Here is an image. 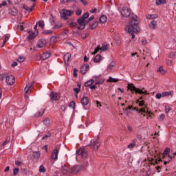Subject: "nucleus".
<instances>
[{
	"mask_svg": "<svg viewBox=\"0 0 176 176\" xmlns=\"http://www.w3.org/2000/svg\"><path fill=\"white\" fill-rule=\"evenodd\" d=\"M62 25H55L54 28L55 30H58V28H61Z\"/></svg>",
	"mask_w": 176,
	"mask_h": 176,
	"instance_id": "338daca9",
	"label": "nucleus"
},
{
	"mask_svg": "<svg viewBox=\"0 0 176 176\" xmlns=\"http://www.w3.org/2000/svg\"><path fill=\"white\" fill-rule=\"evenodd\" d=\"M58 149L55 148L53 150L52 154H51V158L52 160H57L58 159Z\"/></svg>",
	"mask_w": 176,
	"mask_h": 176,
	"instance_id": "ddd939ff",
	"label": "nucleus"
},
{
	"mask_svg": "<svg viewBox=\"0 0 176 176\" xmlns=\"http://www.w3.org/2000/svg\"><path fill=\"white\" fill-rule=\"evenodd\" d=\"M19 168H14L13 169V175H17V173H19Z\"/></svg>",
	"mask_w": 176,
	"mask_h": 176,
	"instance_id": "3c124183",
	"label": "nucleus"
},
{
	"mask_svg": "<svg viewBox=\"0 0 176 176\" xmlns=\"http://www.w3.org/2000/svg\"><path fill=\"white\" fill-rule=\"evenodd\" d=\"M133 109V106H129L128 108L125 109L124 113H126V116L130 113V109Z\"/></svg>",
	"mask_w": 176,
	"mask_h": 176,
	"instance_id": "c9c22d12",
	"label": "nucleus"
},
{
	"mask_svg": "<svg viewBox=\"0 0 176 176\" xmlns=\"http://www.w3.org/2000/svg\"><path fill=\"white\" fill-rule=\"evenodd\" d=\"M139 23L140 21L138 20V16H137V15H132L131 21L125 28L126 31H128L129 34H131L132 39L135 38L134 34H138L140 31V27L138 26Z\"/></svg>",
	"mask_w": 176,
	"mask_h": 176,
	"instance_id": "f257e3e1",
	"label": "nucleus"
},
{
	"mask_svg": "<svg viewBox=\"0 0 176 176\" xmlns=\"http://www.w3.org/2000/svg\"><path fill=\"white\" fill-rule=\"evenodd\" d=\"M89 12H87L86 13H85L84 14H82V16H80V18H78L77 19V23L78 24V25H80V27H82V28H85V21H86V19H89Z\"/></svg>",
	"mask_w": 176,
	"mask_h": 176,
	"instance_id": "20e7f679",
	"label": "nucleus"
},
{
	"mask_svg": "<svg viewBox=\"0 0 176 176\" xmlns=\"http://www.w3.org/2000/svg\"><path fill=\"white\" fill-rule=\"evenodd\" d=\"M152 173V170H151V168H148L147 171L146 172V176H149L151 175V173Z\"/></svg>",
	"mask_w": 176,
	"mask_h": 176,
	"instance_id": "13d9d810",
	"label": "nucleus"
},
{
	"mask_svg": "<svg viewBox=\"0 0 176 176\" xmlns=\"http://www.w3.org/2000/svg\"><path fill=\"white\" fill-rule=\"evenodd\" d=\"M91 20H94V15L91 16L87 20L85 21V28H86V24H89Z\"/></svg>",
	"mask_w": 176,
	"mask_h": 176,
	"instance_id": "72a5a7b5",
	"label": "nucleus"
},
{
	"mask_svg": "<svg viewBox=\"0 0 176 176\" xmlns=\"http://www.w3.org/2000/svg\"><path fill=\"white\" fill-rule=\"evenodd\" d=\"M76 153L78 155L82 156V157L85 158V157H87V151H86V149L83 147L80 148L79 149H78L76 151Z\"/></svg>",
	"mask_w": 176,
	"mask_h": 176,
	"instance_id": "6e6552de",
	"label": "nucleus"
},
{
	"mask_svg": "<svg viewBox=\"0 0 176 176\" xmlns=\"http://www.w3.org/2000/svg\"><path fill=\"white\" fill-rule=\"evenodd\" d=\"M169 58H174V57H175V53L174 52H171L169 56H168Z\"/></svg>",
	"mask_w": 176,
	"mask_h": 176,
	"instance_id": "680f3d73",
	"label": "nucleus"
},
{
	"mask_svg": "<svg viewBox=\"0 0 176 176\" xmlns=\"http://www.w3.org/2000/svg\"><path fill=\"white\" fill-rule=\"evenodd\" d=\"M107 82H109L111 83H116V82H119V79L109 77V79L107 80Z\"/></svg>",
	"mask_w": 176,
	"mask_h": 176,
	"instance_id": "c756f323",
	"label": "nucleus"
},
{
	"mask_svg": "<svg viewBox=\"0 0 176 176\" xmlns=\"http://www.w3.org/2000/svg\"><path fill=\"white\" fill-rule=\"evenodd\" d=\"M155 97L157 100H160V98H162V94L158 93L155 95Z\"/></svg>",
	"mask_w": 176,
	"mask_h": 176,
	"instance_id": "5fc2aeb1",
	"label": "nucleus"
},
{
	"mask_svg": "<svg viewBox=\"0 0 176 176\" xmlns=\"http://www.w3.org/2000/svg\"><path fill=\"white\" fill-rule=\"evenodd\" d=\"M164 119H166V116L164 114H160L158 118L159 122H163V120H164Z\"/></svg>",
	"mask_w": 176,
	"mask_h": 176,
	"instance_id": "37998d69",
	"label": "nucleus"
},
{
	"mask_svg": "<svg viewBox=\"0 0 176 176\" xmlns=\"http://www.w3.org/2000/svg\"><path fill=\"white\" fill-rule=\"evenodd\" d=\"M6 82L7 85L12 86V85H14V83L15 82L14 76L13 75L6 76Z\"/></svg>",
	"mask_w": 176,
	"mask_h": 176,
	"instance_id": "9d476101",
	"label": "nucleus"
},
{
	"mask_svg": "<svg viewBox=\"0 0 176 176\" xmlns=\"http://www.w3.org/2000/svg\"><path fill=\"white\" fill-rule=\"evenodd\" d=\"M157 72H160V74H162V75H164V74H166V70H164L163 67L160 66L157 69Z\"/></svg>",
	"mask_w": 176,
	"mask_h": 176,
	"instance_id": "ea45409f",
	"label": "nucleus"
},
{
	"mask_svg": "<svg viewBox=\"0 0 176 176\" xmlns=\"http://www.w3.org/2000/svg\"><path fill=\"white\" fill-rule=\"evenodd\" d=\"M128 90H130L132 94L135 91V94H148V92L146 91H142L145 90L144 88H142V89L141 90L140 88L135 87V86H134V84H128Z\"/></svg>",
	"mask_w": 176,
	"mask_h": 176,
	"instance_id": "f03ea898",
	"label": "nucleus"
},
{
	"mask_svg": "<svg viewBox=\"0 0 176 176\" xmlns=\"http://www.w3.org/2000/svg\"><path fill=\"white\" fill-rule=\"evenodd\" d=\"M144 106H146L145 105V100H141L139 103V107H144Z\"/></svg>",
	"mask_w": 176,
	"mask_h": 176,
	"instance_id": "4d7b16f0",
	"label": "nucleus"
},
{
	"mask_svg": "<svg viewBox=\"0 0 176 176\" xmlns=\"http://www.w3.org/2000/svg\"><path fill=\"white\" fill-rule=\"evenodd\" d=\"M43 113H45V109H41L35 113L34 118H40V116H43Z\"/></svg>",
	"mask_w": 176,
	"mask_h": 176,
	"instance_id": "5701e85b",
	"label": "nucleus"
},
{
	"mask_svg": "<svg viewBox=\"0 0 176 176\" xmlns=\"http://www.w3.org/2000/svg\"><path fill=\"white\" fill-rule=\"evenodd\" d=\"M89 68L90 65H89V64H84L80 69V72L82 74V75H85V74L87 73V71H89Z\"/></svg>",
	"mask_w": 176,
	"mask_h": 176,
	"instance_id": "9b49d317",
	"label": "nucleus"
},
{
	"mask_svg": "<svg viewBox=\"0 0 176 176\" xmlns=\"http://www.w3.org/2000/svg\"><path fill=\"white\" fill-rule=\"evenodd\" d=\"M135 146V142H133V143H131L128 145V148L129 149H131L132 148H134Z\"/></svg>",
	"mask_w": 176,
	"mask_h": 176,
	"instance_id": "de8ad7c7",
	"label": "nucleus"
},
{
	"mask_svg": "<svg viewBox=\"0 0 176 176\" xmlns=\"http://www.w3.org/2000/svg\"><path fill=\"white\" fill-rule=\"evenodd\" d=\"M52 137V135L50 133H48L47 135H45L43 138L42 140H47V138H50Z\"/></svg>",
	"mask_w": 176,
	"mask_h": 176,
	"instance_id": "09e8293b",
	"label": "nucleus"
},
{
	"mask_svg": "<svg viewBox=\"0 0 176 176\" xmlns=\"http://www.w3.org/2000/svg\"><path fill=\"white\" fill-rule=\"evenodd\" d=\"M42 34H43V35H50V34H53V30H44Z\"/></svg>",
	"mask_w": 176,
	"mask_h": 176,
	"instance_id": "c03bdc74",
	"label": "nucleus"
},
{
	"mask_svg": "<svg viewBox=\"0 0 176 176\" xmlns=\"http://www.w3.org/2000/svg\"><path fill=\"white\" fill-rule=\"evenodd\" d=\"M168 153H170V148H166L163 153V159L166 160V159H167V157L169 156Z\"/></svg>",
	"mask_w": 176,
	"mask_h": 176,
	"instance_id": "a211bd4d",
	"label": "nucleus"
},
{
	"mask_svg": "<svg viewBox=\"0 0 176 176\" xmlns=\"http://www.w3.org/2000/svg\"><path fill=\"white\" fill-rule=\"evenodd\" d=\"M109 49V44H107L106 43L102 45V47H100V50L102 52H105Z\"/></svg>",
	"mask_w": 176,
	"mask_h": 176,
	"instance_id": "b1692460",
	"label": "nucleus"
},
{
	"mask_svg": "<svg viewBox=\"0 0 176 176\" xmlns=\"http://www.w3.org/2000/svg\"><path fill=\"white\" fill-rule=\"evenodd\" d=\"M28 38L30 40V41H32V39H34V38L36 37V35L35 34L34 32H32V31H29L28 32Z\"/></svg>",
	"mask_w": 176,
	"mask_h": 176,
	"instance_id": "aec40b11",
	"label": "nucleus"
},
{
	"mask_svg": "<svg viewBox=\"0 0 176 176\" xmlns=\"http://www.w3.org/2000/svg\"><path fill=\"white\" fill-rule=\"evenodd\" d=\"M121 14L123 17H131L129 21H131V17L135 16L134 14H131V10L127 7H123L121 10Z\"/></svg>",
	"mask_w": 176,
	"mask_h": 176,
	"instance_id": "7ed1b4c3",
	"label": "nucleus"
},
{
	"mask_svg": "<svg viewBox=\"0 0 176 176\" xmlns=\"http://www.w3.org/2000/svg\"><path fill=\"white\" fill-rule=\"evenodd\" d=\"M100 145H101V143H100V140H98V139H95L91 140L89 146L93 148V150L96 151H98V148H100Z\"/></svg>",
	"mask_w": 176,
	"mask_h": 176,
	"instance_id": "423d86ee",
	"label": "nucleus"
},
{
	"mask_svg": "<svg viewBox=\"0 0 176 176\" xmlns=\"http://www.w3.org/2000/svg\"><path fill=\"white\" fill-rule=\"evenodd\" d=\"M63 12H60V17L63 20H68V16H72L74 11L67 9H63Z\"/></svg>",
	"mask_w": 176,
	"mask_h": 176,
	"instance_id": "39448f33",
	"label": "nucleus"
},
{
	"mask_svg": "<svg viewBox=\"0 0 176 176\" xmlns=\"http://www.w3.org/2000/svg\"><path fill=\"white\" fill-rule=\"evenodd\" d=\"M108 18H107L106 15H101L100 18V22L102 23V24H105V22L107 21Z\"/></svg>",
	"mask_w": 176,
	"mask_h": 176,
	"instance_id": "a878e982",
	"label": "nucleus"
},
{
	"mask_svg": "<svg viewBox=\"0 0 176 176\" xmlns=\"http://www.w3.org/2000/svg\"><path fill=\"white\" fill-rule=\"evenodd\" d=\"M101 58H102V56H101V55H100V54H98L94 57V63H100L101 61Z\"/></svg>",
	"mask_w": 176,
	"mask_h": 176,
	"instance_id": "cd10ccee",
	"label": "nucleus"
},
{
	"mask_svg": "<svg viewBox=\"0 0 176 176\" xmlns=\"http://www.w3.org/2000/svg\"><path fill=\"white\" fill-rule=\"evenodd\" d=\"M33 157L34 159L38 160V159H39L41 157V152H39V151L34 152L33 154Z\"/></svg>",
	"mask_w": 176,
	"mask_h": 176,
	"instance_id": "2f4dec72",
	"label": "nucleus"
},
{
	"mask_svg": "<svg viewBox=\"0 0 176 176\" xmlns=\"http://www.w3.org/2000/svg\"><path fill=\"white\" fill-rule=\"evenodd\" d=\"M3 79H6V75L0 74V80H3Z\"/></svg>",
	"mask_w": 176,
	"mask_h": 176,
	"instance_id": "052dcab7",
	"label": "nucleus"
},
{
	"mask_svg": "<svg viewBox=\"0 0 176 176\" xmlns=\"http://www.w3.org/2000/svg\"><path fill=\"white\" fill-rule=\"evenodd\" d=\"M174 94V91H165L162 93V97H168V96H171L173 97Z\"/></svg>",
	"mask_w": 176,
	"mask_h": 176,
	"instance_id": "393cba45",
	"label": "nucleus"
},
{
	"mask_svg": "<svg viewBox=\"0 0 176 176\" xmlns=\"http://www.w3.org/2000/svg\"><path fill=\"white\" fill-rule=\"evenodd\" d=\"M170 111H171V107H167V106H165L166 113H168V112H170Z\"/></svg>",
	"mask_w": 176,
	"mask_h": 176,
	"instance_id": "6e6d98bb",
	"label": "nucleus"
},
{
	"mask_svg": "<svg viewBox=\"0 0 176 176\" xmlns=\"http://www.w3.org/2000/svg\"><path fill=\"white\" fill-rule=\"evenodd\" d=\"M9 141H10V139H6L3 143L1 144V146H5V145H6L8 144V142H9Z\"/></svg>",
	"mask_w": 176,
	"mask_h": 176,
	"instance_id": "bf43d9fd",
	"label": "nucleus"
},
{
	"mask_svg": "<svg viewBox=\"0 0 176 176\" xmlns=\"http://www.w3.org/2000/svg\"><path fill=\"white\" fill-rule=\"evenodd\" d=\"M43 123L45 124V126H50V119L49 118H45L44 120H43Z\"/></svg>",
	"mask_w": 176,
	"mask_h": 176,
	"instance_id": "58836bf2",
	"label": "nucleus"
},
{
	"mask_svg": "<svg viewBox=\"0 0 176 176\" xmlns=\"http://www.w3.org/2000/svg\"><path fill=\"white\" fill-rule=\"evenodd\" d=\"M90 86H91V82H90L89 80L85 82V87H90Z\"/></svg>",
	"mask_w": 176,
	"mask_h": 176,
	"instance_id": "49530a36",
	"label": "nucleus"
},
{
	"mask_svg": "<svg viewBox=\"0 0 176 176\" xmlns=\"http://www.w3.org/2000/svg\"><path fill=\"white\" fill-rule=\"evenodd\" d=\"M70 58H71V54L70 53L65 54L63 57L65 64H68V62L69 61Z\"/></svg>",
	"mask_w": 176,
	"mask_h": 176,
	"instance_id": "f3484780",
	"label": "nucleus"
},
{
	"mask_svg": "<svg viewBox=\"0 0 176 176\" xmlns=\"http://www.w3.org/2000/svg\"><path fill=\"white\" fill-rule=\"evenodd\" d=\"M77 16H80L82 14V10H78L76 12Z\"/></svg>",
	"mask_w": 176,
	"mask_h": 176,
	"instance_id": "e2e57ef3",
	"label": "nucleus"
},
{
	"mask_svg": "<svg viewBox=\"0 0 176 176\" xmlns=\"http://www.w3.org/2000/svg\"><path fill=\"white\" fill-rule=\"evenodd\" d=\"M79 171H80V166L78 165H75L70 170L73 175H76V174H78Z\"/></svg>",
	"mask_w": 176,
	"mask_h": 176,
	"instance_id": "f8f14e48",
	"label": "nucleus"
},
{
	"mask_svg": "<svg viewBox=\"0 0 176 176\" xmlns=\"http://www.w3.org/2000/svg\"><path fill=\"white\" fill-rule=\"evenodd\" d=\"M50 97L51 101H58L60 99V94L54 91H51Z\"/></svg>",
	"mask_w": 176,
	"mask_h": 176,
	"instance_id": "1a4fd4ad",
	"label": "nucleus"
},
{
	"mask_svg": "<svg viewBox=\"0 0 176 176\" xmlns=\"http://www.w3.org/2000/svg\"><path fill=\"white\" fill-rule=\"evenodd\" d=\"M82 105H88L89 104V98L84 96L81 99Z\"/></svg>",
	"mask_w": 176,
	"mask_h": 176,
	"instance_id": "6ab92c4d",
	"label": "nucleus"
},
{
	"mask_svg": "<svg viewBox=\"0 0 176 176\" xmlns=\"http://www.w3.org/2000/svg\"><path fill=\"white\" fill-rule=\"evenodd\" d=\"M52 53H50V51H47L45 53H43V54H41V56H40L41 60H47V58H49V57H50Z\"/></svg>",
	"mask_w": 176,
	"mask_h": 176,
	"instance_id": "dca6fc26",
	"label": "nucleus"
},
{
	"mask_svg": "<svg viewBox=\"0 0 176 176\" xmlns=\"http://www.w3.org/2000/svg\"><path fill=\"white\" fill-rule=\"evenodd\" d=\"M38 171L39 173H46V168L43 165H41Z\"/></svg>",
	"mask_w": 176,
	"mask_h": 176,
	"instance_id": "a19ab883",
	"label": "nucleus"
},
{
	"mask_svg": "<svg viewBox=\"0 0 176 176\" xmlns=\"http://www.w3.org/2000/svg\"><path fill=\"white\" fill-rule=\"evenodd\" d=\"M67 23L69 24V27H70V28H77V30H85V28H82L79 23L72 21V19H69L67 21Z\"/></svg>",
	"mask_w": 176,
	"mask_h": 176,
	"instance_id": "0eeeda50",
	"label": "nucleus"
},
{
	"mask_svg": "<svg viewBox=\"0 0 176 176\" xmlns=\"http://www.w3.org/2000/svg\"><path fill=\"white\" fill-rule=\"evenodd\" d=\"M100 50H101V46L98 45L97 47L95 49L94 52H92V54H97V53H98V52H100Z\"/></svg>",
	"mask_w": 176,
	"mask_h": 176,
	"instance_id": "79ce46f5",
	"label": "nucleus"
},
{
	"mask_svg": "<svg viewBox=\"0 0 176 176\" xmlns=\"http://www.w3.org/2000/svg\"><path fill=\"white\" fill-rule=\"evenodd\" d=\"M32 87V84H28L26 85V87L24 89V91L25 93V94H27V93H28V91H30V89H31Z\"/></svg>",
	"mask_w": 176,
	"mask_h": 176,
	"instance_id": "473e14b6",
	"label": "nucleus"
},
{
	"mask_svg": "<svg viewBox=\"0 0 176 176\" xmlns=\"http://www.w3.org/2000/svg\"><path fill=\"white\" fill-rule=\"evenodd\" d=\"M146 105H148V104H146L145 107H143L140 109L139 113H141V112L143 113H142V115H144V113H146V109H147V111L149 110V108H148V107H146Z\"/></svg>",
	"mask_w": 176,
	"mask_h": 176,
	"instance_id": "c85d7f7f",
	"label": "nucleus"
},
{
	"mask_svg": "<svg viewBox=\"0 0 176 176\" xmlns=\"http://www.w3.org/2000/svg\"><path fill=\"white\" fill-rule=\"evenodd\" d=\"M37 24L40 28H45V22L43 21H39Z\"/></svg>",
	"mask_w": 176,
	"mask_h": 176,
	"instance_id": "4c0bfd02",
	"label": "nucleus"
},
{
	"mask_svg": "<svg viewBox=\"0 0 176 176\" xmlns=\"http://www.w3.org/2000/svg\"><path fill=\"white\" fill-rule=\"evenodd\" d=\"M148 118H152V115H153V113L149 111V110H147L146 112Z\"/></svg>",
	"mask_w": 176,
	"mask_h": 176,
	"instance_id": "603ef678",
	"label": "nucleus"
},
{
	"mask_svg": "<svg viewBox=\"0 0 176 176\" xmlns=\"http://www.w3.org/2000/svg\"><path fill=\"white\" fill-rule=\"evenodd\" d=\"M156 5L159 6V5H162V0H155Z\"/></svg>",
	"mask_w": 176,
	"mask_h": 176,
	"instance_id": "774afa93",
	"label": "nucleus"
},
{
	"mask_svg": "<svg viewBox=\"0 0 176 176\" xmlns=\"http://www.w3.org/2000/svg\"><path fill=\"white\" fill-rule=\"evenodd\" d=\"M8 13L12 14V16H17V13H19V10L16 7H12L8 10Z\"/></svg>",
	"mask_w": 176,
	"mask_h": 176,
	"instance_id": "2eb2a0df",
	"label": "nucleus"
},
{
	"mask_svg": "<svg viewBox=\"0 0 176 176\" xmlns=\"http://www.w3.org/2000/svg\"><path fill=\"white\" fill-rule=\"evenodd\" d=\"M157 17H159V15H157V14H148L147 16V19H148V20H151V19H157Z\"/></svg>",
	"mask_w": 176,
	"mask_h": 176,
	"instance_id": "7c9ffc66",
	"label": "nucleus"
},
{
	"mask_svg": "<svg viewBox=\"0 0 176 176\" xmlns=\"http://www.w3.org/2000/svg\"><path fill=\"white\" fill-rule=\"evenodd\" d=\"M25 60V58L24 56H21L17 60L18 63H23Z\"/></svg>",
	"mask_w": 176,
	"mask_h": 176,
	"instance_id": "8fccbe9b",
	"label": "nucleus"
},
{
	"mask_svg": "<svg viewBox=\"0 0 176 176\" xmlns=\"http://www.w3.org/2000/svg\"><path fill=\"white\" fill-rule=\"evenodd\" d=\"M60 109L63 112H65V109H67V107L65 105H63V106H61Z\"/></svg>",
	"mask_w": 176,
	"mask_h": 176,
	"instance_id": "69168bd1",
	"label": "nucleus"
},
{
	"mask_svg": "<svg viewBox=\"0 0 176 176\" xmlns=\"http://www.w3.org/2000/svg\"><path fill=\"white\" fill-rule=\"evenodd\" d=\"M98 27V21L94 22L91 25V30H96Z\"/></svg>",
	"mask_w": 176,
	"mask_h": 176,
	"instance_id": "f704fd0d",
	"label": "nucleus"
},
{
	"mask_svg": "<svg viewBox=\"0 0 176 176\" xmlns=\"http://www.w3.org/2000/svg\"><path fill=\"white\" fill-rule=\"evenodd\" d=\"M156 24H157V21H152L150 23L149 28H151V30H155L156 28Z\"/></svg>",
	"mask_w": 176,
	"mask_h": 176,
	"instance_id": "bb28decb",
	"label": "nucleus"
},
{
	"mask_svg": "<svg viewBox=\"0 0 176 176\" xmlns=\"http://www.w3.org/2000/svg\"><path fill=\"white\" fill-rule=\"evenodd\" d=\"M35 6V5H33L32 7H28V6L25 5V4H23V8L25 10H27L28 12V13H31V11L33 10V8Z\"/></svg>",
	"mask_w": 176,
	"mask_h": 176,
	"instance_id": "412c9836",
	"label": "nucleus"
},
{
	"mask_svg": "<svg viewBox=\"0 0 176 176\" xmlns=\"http://www.w3.org/2000/svg\"><path fill=\"white\" fill-rule=\"evenodd\" d=\"M78 69H76V68H74V74H73V76H74L75 78H77L78 77Z\"/></svg>",
	"mask_w": 176,
	"mask_h": 176,
	"instance_id": "864d4df0",
	"label": "nucleus"
},
{
	"mask_svg": "<svg viewBox=\"0 0 176 176\" xmlns=\"http://www.w3.org/2000/svg\"><path fill=\"white\" fill-rule=\"evenodd\" d=\"M62 173L63 174H68L69 173V168L65 165L62 166Z\"/></svg>",
	"mask_w": 176,
	"mask_h": 176,
	"instance_id": "4be33fe9",
	"label": "nucleus"
},
{
	"mask_svg": "<svg viewBox=\"0 0 176 176\" xmlns=\"http://www.w3.org/2000/svg\"><path fill=\"white\" fill-rule=\"evenodd\" d=\"M46 45V40L41 38L40 39L37 44L36 46L37 47H38L39 49H41V47H45V45Z\"/></svg>",
	"mask_w": 176,
	"mask_h": 176,
	"instance_id": "4468645a",
	"label": "nucleus"
},
{
	"mask_svg": "<svg viewBox=\"0 0 176 176\" xmlns=\"http://www.w3.org/2000/svg\"><path fill=\"white\" fill-rule=\"evenodd\" d=\"M74 91H75V93H76V94H79V92L80 91V88H74Z\"/></svg>",
	"mask_w": 176,
	"mask_h": 176,
	"instance_id": "0e129e2a",
	"label": "nucleus"
},
{
	"mask_svg": "<svg viewBox=\"0 0 176 176\" xmlns=\"http://www.w3.org/2000/svg\"><path fill=\"white\" fill-rule=\"evenodd\" d=\"M69 108H73V109H75V102L74 101H72L69 104Z\"/></svg>",
	"mask_w": 176,
	"mask_h": 176,
	"instance_id": "a18cd8bd",
	"label": "nucleus"
},
{
	"mask_svg": "<svg viewBox=\"0 0 176 176\" xmlns=\"http://www.w3.org/2000/svg\"><path fill=\"white\" fill-rule=\"evenodd\" d=\"M174 157H175V156L172 157L170 155H168V159H169L168 161H164V164L165 166L166 164H168V163H170V162H171V160H173Z\"/></svg>",
	"mask_w": 176,
	"mask_h": 176,
	"instance_id": "e433bc0d",
	"label": "nucleus"
}]
</instances>
